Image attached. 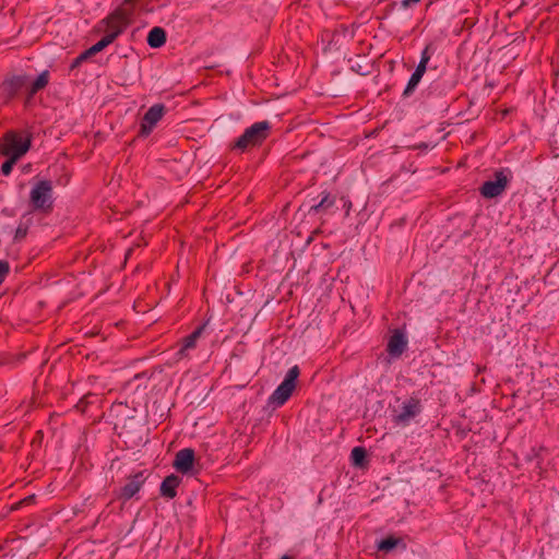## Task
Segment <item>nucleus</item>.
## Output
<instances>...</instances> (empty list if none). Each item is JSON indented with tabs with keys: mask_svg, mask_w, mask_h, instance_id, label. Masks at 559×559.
<instances>
[{
	"mask_svg": "<svg viewBox=\"0 0 559 559\" xmlns=\"http://www.w3.org/2000/svg\"><path fill=\"white\" fill-rule=\"evenodd\" d=\"M271 123L266 120L259 121L247 128L233 144V150L246 152L247 150L260 146L270 135Z\"/></svg>",
	"mask_w": 559,
	"mask_h": 559,
	"instance_id": "obj_1",
	"label": "nucleus"
},
{
	"mask_svg": "<svg viewBox=\"0 0 559 559\" xmlns=\"http://www.w3.org/2000/svg\"><path fill=\"white\" fill-rule=\"evenodd\" d=\"M300 370L298 366L292 367L283 382L275 389V391L270 395L269 397V404L274 407H280L284 405L288 399L292 396L295 388L296 382L299 377Z\"/></svg>",
	"mask_w": 559,
	"mask_h": 559,
	"instance_id": "obj_2",
	"label": "nucleus"
},
{
	"mask_svg": "<svg viewBox=\"0 0 559 559\" xmlns=\"http://www.w3.org/2000/svg\"><path fill=\"white\" fill-rule=\"evenodd\" d=\"M31 203L35 210L49 212L52 207V185L49 180L37 182L29 193Z\"/></svg>",
	"mask_w": 559,
	"mask_h": 559,
	"instance_id": "obj_3",
	"label": "nucleus"
},
{
	"mask_svg": "<svg viewBox=\"0 0 559 559\" xmlns=\"http://www.w3.org/2000/svg\"><path fill=\"white\" fill-rule=\"evenodd\" d=\"M166 112L164 104H155L144 114L140 124V135L147 136L152 133L157 123L163 119Z\"/></svg>",
	"mask_w": 559,
	"mask_h": 559,
	"instance_id": "obj_4",
	"label": "nucleus"
},
{
	"mask_svg": "<svg viewBox=\"0 0 559 559\" xmlns=\"http://www.w3.org/2000/svg\"><path fill=\"white\" fill-rule=\"evenodd\" d=\"M509 183V178L503 170L495 173L493 180H487L480 187V194L486 199L497 198L502 194Z\"/></svg>",
	"mask_w": 559,
	"mask_h": 559,
	"instance_id": "obj_5",
	"label": "nucleus"
},
{
	"mask_svg": "<svg viewBox=\"0 0 559 559\" xmlns=\"http://www.w3.org/2000/svg\"><path fill=\"white\" fill-rule=\"evenodd\" d=\"M29 146V139H23L22 135H20L19 133L11 131L5 133V135L2 139L0 143V153L4 156H12L23 147H27L28 151Z\"/></svg>",
	"mask_w": 559,
	"mask_h": 559,
	"instance_id": "obj_6",
	"label": "nucleus"
},
{
	"mask_svg": "<svg viewBox=\"0 0 559 559\" xmlns=\"http://www.w3.org/2000/svg\"><path fill=\"white\" fill-rule=\"evenodd\" d=\"M421 412V404L418 399L411 397L403 402L400 412L394 416L397 424L407 425Z\"/></svg>",
	"mask_w": 559,
	"mask_h": 559,
	"instance_id": "obj_7",
	"label": "nucleus"
},
{
	"mask_svg": "<svg viewBox=\"0 0 559 559\" xmlns=\"http://www.w3.org/2000/svg\"><path fill=\"white\" fill-rule=\"evenodd\" d=\"M106 33L116 39L128 26L129 20L123 12H115L106 19Z\"/></svg>",
	"mask_w": 559,
	"mask_h": 559,
	"instance_id": "obj_8",
	"label": "nucleus"
},
{
	"mask_svg": "<svg viewBox=\"0 0 559 559\" xmlns=\"http://www.w3.org/2000/svg\"><path fill=\"white\" fill-rule=\"evenodd\" d=\"M194 464V451L190 448L179 450L174 460V467L181 474H188L192 471Z\"/></svg>",
	"mask_w": 559,
	"mask_h": 559,
	"instance_id": "obj_9",
	"label": "nucleus"
},
{
	"mask_svg": "<svg viewBox=\"0 0 559 559\" xmlns=\"http://www.w3.org/2000/svg\"><path fill=\"white\" fill-rule=\"evenodd\" d=\"M407 346V340L400 331H395L389 340L388 353L393 357H399L403 354Z\"/></svg>",
	"mask_w": 559,
	"mask_h": 559,
	"instance_id": "obj_10",
	"label": "nucleus"
},
{
	"mask_svg": "<svg viewBox=\"0 0 559 559\" xmlns=\"http://www.w3.org/2000/svg\"><path fill=\"white\" fill-rule=\"evenodd\" d=\"M114 40L115 39L112 38V35L106 33V35L100 40H98L96 44H94L92 47H90L75 59L74 66L87 59L88 57L100 52L103 49H105L107 46L114 43Z\"/></svg>",
	"mask_w": 559,
	"mask_h": 559,
	"instance_id": "obj_11",
	"label": "nucleus"
},
{
	"mask_svg": "<svg viewBox=\"0 0 559 559\" xmlns=\"http://www.w3.org/2000/svg\"><path fill=\"white\" fill-rule=\"evenodd\" d=\"M145 477L142 472L135 474L130 478V480L123 486L121 496L124 499L132 498L139 490L141 489L142 485L144 484Z\"/></svg>",
	"mask_w": 559,
	"mask_h": 559,
	"instance_id": "obj_12",
	"label": "nucleus"
},
{
	"mask_svg": "<svg viewBox=\"0 0 559 559\" xmlns=\"http://www.w3.org/2000/svg\"><path fill=\"white\" fill-rule=\"evenodd\" d=\"M181 478L175 474L167 476L160 485V495L168 499L177 496V487L180 485Z\"/></svg>",
	"mask_w": 559,
	"mask_h": 559,
	"instance_id": "obj_13",
	"label": "nucleus"
},
{
	"mask_svg": "<svg viewBox=\"0 0 559 559\" xmlns=\"http://www.w3.org/2000/svg\"><path fill=\"white\" fill-rule=\"evenodd\" d=\"M203 329H204V326H199L190 335H188L187 337L183 338L182 345H181L180 349L177 353V355L179 357L186 356V352L187 350L192 349V348L195 347L197 341L200 338V336H201V334L203 332Z\"/></svg>",
	"mask_w": 559,
	"mask_h": 559,
	"instance_id": "obj_14",
	"label": "nucleus"
},
{
	"mask_svg": "<svg viewBox=\"0 0 559 559\" xmlns=\"http://www.w3.org/2000/svg\"><path fill=\"white\" fill-rule=\"evenodd\" d=\"M166 41V33L160 27H153L147 35V44L152 48H158Z\"/></svg>",
	"mask_w": 559,
	"mask_h": 559,
	"instance_id": "obj_15",
	"label": "nucleus"
},
{
	"mask_svg": "<svg viewBox=\"0 0 559 559\" xmlns=\"http://www.w3.org/2000/svg\"><path fill=\"white\" fill-rule=\"evenodd\" d=\"M49 83V72L43 71L36 80H34L28 87V98L34 96L37 92L45 88Z\"/></svg>",
	"mask_w": 559,
	"mask_h": 559,
	"instance_id": "obj_16",
	"label": "nucleus"
},
{
	"mask_svg": "<svg viewBox=\"0 0 559 559\" xmlns=\"http://www.w3.org/2000/svg\"><path fill=\"white\" fill-rule=\"evenodd\" d=\"M27 152V147H23L17 153L13 154L12 156H7L8 159L2 164L1 171L4 176L10 175L12 171L13 166L16 164V162Z\"/></svg>",
	"mask_w": 559,
	"mask_h": 559,
	"instance_id": "obj_17",
	"label": "nucleus"
},
{
	"mask_svg": "<svg viewBox=\"0 0 559 559\" xmlns=\"http://www.w3.org/2000/svg\"><path fill=\"white\" fill-rule=\"evenodd\" d=\"M366 449L362 447H355L352 450L350 459L354 466L364 467L366 465Z\"/></svg>",
	"mask_w": 559,
	"mask_h": 559,
	"instance_id": "obj_18",
	"label": "nucleus"
},
{
	"mask_svg": "<svg viewBox=\"0 0 559 559\" xmlns=\"http://www.w3.org/2000/svg\"><path fill=\"white\" fill-rule=\"evenodd\" d=\"M400 544H402V539L390 536L378 543V549L384 552H389Z\"/></svg>",
	"mask_w": 559,
	"mask_h": 559,
	"instance_id": "obj_19",
	"label": "nucleus"
},
{
	"mask_svg": "<svg viewBox=\"0 0 559 559\" xmlns=\"http://www.w3.org/2000/svg\"><path fill=\"white\" fill-rule=\"evenodd\" d=\"M26 81H27L26 76L19 75V76H14L11 80H9L7 82V84L9 85L11 93H16L19 90L26 86Z\"/></svg>",
	"mask_w": 559,
	"mask_h": 559,
	"instance_id": "obj_20",
	"label": "nucleus"
},
{
	"mask_svg": "<svg viewBox=\"0 0 559 559\" xmlns=\"http://www.w3.org/2000/svg\"><path fill=\"white\" fill-rule=\"evenodd\" d=\"M420 80H421L420 75L413 73L407 85H406V88L404 90V93H403L404 96H409L415 91V88L419 84Z\"/></svg>",
	"mask_w": 559,
	"mask_h": 559,
	"instance_id": "obj_21",
	"label": "nucleus"
},
{
	"mask_svg": "<svg viewBox=\"0 0 559 559\" xmlns=\"http://www.w3.org/2000/svg\"><path fill=\"white\" fill-rule=\"evenodd\" d=\"M334 198H331L330 194H325L320 201V203L311 206V211L318 212L323 209H329L334 204Z\"/></svg>",
	"mask_w": 559,
	"mask_h": 559,
	"instance_id": "obj_22",
	"label": "nucleus"
},
{
	"mask_svg": "<svg viewBox=\"0 0 559 559\" xmlns=\"http://www.w3.org/2000/svg\"><path fill=\"white\" fill-rule=\"evenodd\" d=\"M432 53H433V48H432V45L429 44L421 51V56H420V61L419 62H424V63L428 64Z\"/></svg>",
	"mask_w": 559,
	"mask_h": 559,
	"instance_id": "obj_23",
	"label": "nucleus"
},
{
	"mask_svg": "<svg viewBox=\"0 0 559 559\" xmlns=\"http://www.w3.org/2000/svg\"><path fill=\"white\" fill-rule=\"evenodd\" d=\"M427 70V64L424 63V62H419L414 71L415 74H418L420 75L421 78L424 76L425 72Z\"/></svg>",
	"mask_w": 559,
	"mask_h": 559,
	"instance_id": "obj_24",
	"label": "nucleus"
},
{
	"mask_svg": "<svg viewBox=\"0 0 559 559\" xmlns=\"http://www.w3.org/2000/svg\"><path fill=\"white\" fill-rule=\"evenodd\" d=\"M427 70V64L424 63V62H419L414 71L415 74H418L420 75L421 78L424 76L425 72Z\"/></svg>",
	"mask_w": 559,
	"mask_h": 559,
	"instance_id": "obj_25",
	"label": "nucleus"
},
{
	"mask_svg": "<svg viewBox=\"0 0 559 559\" xmlns=\"http://www.w3.org/2000/svg\"><path fill=\"white\" fill-rule=\"evenodd\" d=\"M420 0H402L401 4L403 8H408L412 4L418 3Z\"/></svg>",
	"mask_w": 559,
	"mask_h": 559,
	"instance_id": "obj_26",
	"label": "nucleus"
},
{
	"mask_svg": "<svg viewBox=\"0 0 559 559\" xmlns=\"http://www.w3.org/2000/svg\"><path fill=\"white\" fill-rule=\"evenodd\" d=\"M25 234H26V229H25V228H22V227L20 226V227H17V229H16L15 237H16V238H17V237H24V236H25Z\"/></svg>",
	"mask_w": 559,
	"mask_h": 559,
	"instance_id": "obj_27",
	"label": "nucleus"
},
{
	"mask_svg": "<svg viewBox=\"0 0 559 559\" xmlns=\"http://www.w3.org/2000/svg\"><path fill=\"white\" fill-rule=\"evenodd\" d=\"M281 559H290L288 556L284 555Z\"/></svg>",
	"mask_w": 559,
	"mask_h": 559,
	"instance_id": "obj_28",
	"label": "nucleus"
}]
</instances>
